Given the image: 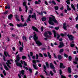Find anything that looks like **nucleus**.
Returning a JSON list of instances; mask_svg holds the SVG:
<instances>
[{"label": "nucleus", "instance_id": "25", "mask_svg": "<svg viewBox=\"0 0 78 78\" xmlns=\"http://www.w3.org/2000/svg\"><path fill=\"white\" fill-rule=\"evenodd\" d=\"M67 10L68 11H71V9L70 8V7L69 5H67Z\"/></svg>", "mask_w": 78, "mask_h": 78}, {"label": "nucleus", "instance_id": "60", "mask_svg": "<svg viewBox=\"0 0 78 78\" xmlns=\"http://www.w3.org/2000/svg\"><path fill=\"white\" fill-rule=\"evenodd\" d=\"M29 70L30 72L31 73H32V69H31L29 68Z\"/></svg>", "mask_w": 78, "mask_h": 78}, {"label": "nucleus", "instance_id": "46", "mask_svg": "<svg viewBox=\"0 0 78 78\" xmlns=\"http://www.w3.org/2000/svg\"><path fill=\"white\" fill-rule=\"evenodd\" d=\"M55 30H58L59 29V27H55Z\"/></svg>", "mask_w": 78, "mask_h": 78}, {"label": "nucleus", "instance_id": "54", "mask_svg": "<svg viewBox=\"0 0 78 78\" xmlns=\"http://www.w3.org/2000/svg\"><path fill=\"white\" fill-rule=\"evenodd\" d=\"M3 59L4 60V61H6V59H5V55L3 56Z\"/></svg>", "mask_w": 78, "mask_h": 78}, {"label": "nucleus", "instance_id": "63", "mask_svg": "<svg viewBox=\"0 0 78 78\" xmlns=\"http://www.w3.org/2000/svg\"><path fill=\"white\" fill-rule=\"evenodd\" d=\"M78 20V15H77V16L76 17V21H77V20Z\"/></svg>", "mask_w": 78, "mask_h": 78}, {"label": "nucleus", "instance_id": "51", "mask_svg": "<svg viewBox=\"0 0 78 78\" xmlns=\"http://www.w3.org/2000/svg\"><path fill=\"white\" fill-rule=\"evenodd\" d=\"M57 39H59V37H60V35H59L57 34Z\"/></svg>", "mask_w": 78, "mask_h": 78}, {"label": "nucleus", "instance_id": "26", "mask_svg": "<svg viewBox=\"0 0 78 78\" xmlns=\"http://www.w3.org/2000/svg\"><path fill=\"white\" fill-rule=\"evenodd\" d=\"M53 33H54V36L55 37H56V31H55V30H53Z\"/></svg>", "mask_w": 78, "mask_h": 78}, {"label": "nucleus", "instance_id": "22", "mask_svg": "<svg viewBox=\"0 0 78 78\" xmlns=\"http://www.w3.org/2000/svg\"><path fill=\"white\" fill-rule=\"evenodd\" d=\"M58 58L59 60H60L62 58V57L61 55H58Z\"/></svg>", "mask_w": 78, "mask_h": 78}, {"label": "nucleus", "instance_id": "39", "mask_svg": "<svg viewBox=\"0 0 78 78\" xmlns=\"http://www.w3.org/2000/svg\"><path fill=\"white\" fill-rule=\"evenodd\" d=\"M3 73H4L5 76H6V71L5 70H4L3 71Z\"/></svg>", "mask_w": 78, "mask_h": 78}, {"label": "nucleus", "instance_id": "5", "mask_svg": "<svg viewBox=\"0 0 78 78\" xmlns=\"http://www.w3.org/2000/svg\"><path fill=\"white\" fill-rule=\"evenodd\" d=\"M16 59L15 60V62H19L20 59V57L19 56V55L18 54L16 56Z\"/></svg>", "mask_w": 78, "mask_h": 78}, {"label": "nucleus", "instance_id": "40", "mask_svg": "<svg viewBox=\"0 0 78 78\" xmlns=\"http://www.w3.org/2000/svg\"><path fill=\"white\" fill-rule=\"evenodd\" d=\"M5 69H6L7 70H9L8 68L7 67V66H5Z\"/></svg>", "mask_w": 78, "mask_h": 78}, {"label": "nucleus", "instance_id": "29", "mask_svg": "<svg viewBox=\"0 0 78 78\" xmlns=\"http://www.w3.org/2000/svg\"><path fill=\"white\" fill-rule=\"evenodd\" d=\"M21 73L22 75H25V73H24V70H23L21 71Z\"/></svg>", "mask_w": 78, "mask_h": 78}, {"label": "nucleus", "instance_id": "3", "mask_svg": "<svg viewBox=\"0 0 78 78\" xmlns=\"http://www.w3.org/2000/svg\"><path fill=\"white\" fill-rule=\"evenodd\" d=\"M67 36L69 39V40L70 41H73V38H74V37L72 36V35H70V34H68Z\"/></svg>", "mask_w": 78, "mask_h": 78}, {"label": "nucleus", "instance_id": "58", "mask_svg": "<svg viewBox=\"0 0 78 78\" xmlns=\"http://www.w3.org/2000/svg\"><path fill=\"white\" fill-rule=\"evenodd\" d=\"M35 4H40L39 2H38L37 1H35Z\"/></svg>", "mask_w": 78, "mask_h": 78}, {"label": "nucleus", "instance_id": "31", "mask_svg": "<svg viewBox=\"0 0 78 78\" xmlns=\"http://www.w3.org/2000/svg\"><path fill=\"white\" fill-rule=\"evenodd\" d=\"M54 8L55 10H58L59 7H58V6H56L54 7Z\"/></svg>", "mask_w": 78, "mask_h": 78}, {"label": "nucleus", "instance_id": "55", "mask_svg": "<svg viewBox=\"0 0 78 78\" xmlns=\"http://www.w3.org/2000/svg\"><path fill=\"white\" fill-rule=\"evenodd\" d=\"M19 11H20V12L22 11V10L21 9V7H20L19 8Z\"/></svg>", "mask_w": 78, "mask_h": 78}, {"label": "nucleus", "instance_id": "7", "mask_svg": "<svg viewBox=\"0 0 78 78\" xmlns=\"http://www.w3.org/2000/svg\"><path fill=\"white\" fill-rule=\"evenodd\" d=\"M15 18L16 21H20V18H19V16L17 14L15 15Z\"/></svg>", "mask_w": 78, "mask_h": 78}, {"label": "nucleus", "instance_id": "18", "mask_svg": "<svg viewBox=\"0 0 78 78\" xmlns=\"http://www.w3.org/2000/svg\"><path fill=\"white\" fill-rule=\"evenodd\" d=\"M33 66L34 67V68L35 69V70H37L38 69V68H37V67H36V65H34V64H33Z\"/></svg>", "mask_w": 78, "mask_h": 78}, {"label": "nucleus", "instance_id": "23", "mask_svg": "<svg viewBox=\"0 0 78 78\" xmlns=\"http://www.w3.org/2000/svg\"><path fill=\"white\" fill-rule=\"evenodd\" d=\"M71 7L74 11H75V10H76L75 7V6H74V5H73L72 4H71Z\"/></svg>", "mask_w": 78, "mask_h": 78}, {"label": "nucleus", "instance_id": "34", "mask_svg": "<svg viewBox=\"0 0 78 78\" xmlns=\"http://www.w3.org/2000/svg\"><path fill=\"white\" fill-rule=\"evenodd\" d=\"M27 58L26 56H22V59H25Z\"/></svg>", "mask_w": 78, "mask_h": 78}, {"label": "nucleus", "instance_id": "13", "mask_svg": "<svg viewBox=\"0 0 78 78\" xmlns=\"http://www.w3.org/2000/svg\"><path fill=\"white\" fill-rule=\"evenodd\" d=\"M60 67L61 69H64L65 68V66H64L63 63H61L60 64Z\"/></svg>", "mask_w": 78, "mask_h": 78}, {"label": "nucleus", "instance_id": "43", "mask_svg": "<svg viewBox=\"0 0 78 78\" xmlns=\"http://www.w3.org/2000/svg\"><path fill=\"white\" fill-rule=\"evenodd\" d=\"M39 56L41 57V58H43V55L41 53L39 54Z\"/></svg>", "mask_w": 78, "mask_h": 78}, {"label": "nucleus", "instance_id": "49", "mask_svg": "<svg viewBox=\"0 0 78 78\" xmlns=\"http://www.w3.org/2000/svg\"><path fill=\"white\" fill-rule=\"evenodd\" d=\"M23 67V68H25L27 70H28V67H25V66H24Z\"/></svg>", "mask_w": 78, "mask_h": 78}, {"label": "nucleus", "instance_id": "52", "mask_svg": "<svg viewBox=\"0 0 78 78\" xmlns=\"http://www.w3.org/2000/svg\"><path fill=\"white\" fill-rule=\"evenodd\" d=\"M75 61H78V58L77 57H76Z\"/></svg>", "mask_w": 78, "mask_h": 78}, {"label": "nucleus", "instance_id": "28", "mask_svg": "<svg viewBox=\"0 0 78 78\" xmlns=\"http://www.w3.org/2000/svg\"><path fill=\"white\" fill-rule=\"evenodd\" d=\"M46 66L47 68H49V65H48V62H46Z\"/></svg>", "mask_w": 78, "mask_h": 78}, {"label": "nucleus", "instance_id": "59", "mask_svg": "<svg viewBox=\"0 0 78 78\" xmlns=\"http://www.w3.org/2000/svg\"><path fill=\"white\" fill-rule=\"evenodd\" d=\"M44 29V27L43 26H42L41 28V31H43V30Z\"/></svg>", "mask_w": 78, "mask_h": 78}, {"label": "nucleus", "instance_id": "53", "mask_svg": "<svg viewBox=\"0 0 78 78\" xmlns=\"http://www.w3.org/2000/svg\"><path fill=\"white\" fill-rule=\"evenodd\" d=\"M27 25V24H26V23H25L23 25V27H25Z\"/></svg>", "mask_w": 78, "mask_h": 78}, {"label": "nucleus", "instance_id": "8", "mask_svg": "<svg viewBox=\"0 0 78 78\" xmlns=\"http://www.w3.org/2000/svg\"><path fill=\"white\" fill-rule=\"evenodd\" d=\"M32 28L33 30H34V31H36L37 32L39 31V30L36 27L34 26H32Z\"/></svg>", "mask_w": 78, "mask_h": 78}, {"label": "nucleus", "instance_id": "24", "mask_svg": "<svg viewBox=\"0 0 78 78\" xmlns=\"http://www.w3.org/2000/svg\"><path fill=\"white\" fill-rule=\"evenodd\" d=\"M24 39L25 41H27V37H26L23 36V41L24 40Z\"/></svg>", "mask_w": 78, "mask_h": 78}, {"label": "nucleus", "instance_id": "56", "mask_svg": "<svg viewBox=\"0 0 78 78\" xmlns=\"http://www.w3.org/2000/svg\"><path fill=\"white\" fill-rule=\"evenodd\" d=\"M61 78H66V76H64L63 75H61Z\"/></svg>", "mask_w": 78, "mask_h": 78}, {"label": "nucleus", "instance_id": "2", "mask_svg": "<svg viewBox=\"0 0 78 78\" xmlns=\"http://www.w3.org/2000/svg\"><path fill=\"white\" fill-rule=\"evenodd\" d=\"M34 39L36 44H37L38 46H41V45H42V43L40 42V41H37V39H38V37L36 36V34H35L34 35Z\"/></svg>", "mask_w": 78, "mask_h": 78}, {"label": "nucleus", "instance_id": "15", "mask_svg": "<svg viewBox=\"0 0 78 78\" xmlns=\"http://www.w3.org/2000/svg\"><path fill=\"white\" fill-rule=\"evenodd\" d=\"M63 28L65 30H67V26H66V23L63 24Z\"/></svg>", "mask_w": 78, "mask_h": 78}, {"label": "nucleus", "instance_id": "57", "mask_svg": "<svg viewBox=\"0 0 78 78\" xmlns=\"http://www.w3.org/2000/svg\"><path fill=\"white\" fill-rule=\"evenodd\" d=\"M21 20H22L23 22H24V18H21Z\"/></svg>", "mask_w": 78, "mask_h": 78}, {"label": "nucleus", "instance_id": "62", "mask_svg": "<svg viewBox=\"0 0 78 78\" xmlns=\"http://www.w3.org/2000/svg\"><path fill=\"white\" fill-rule=\"evenodd\" d=\"M43 67L44 68V69L45 70H46V69H47V68H46V66H45L43 65Z\"/></svg>", "mask_w": 78, "mask_h": 78}, {"label": "nucleus", "instance_id": "1", "mask_svg": "<svg viewBox=\"0 0 78 78\" xmlns=\"http://www.w3.org/2000/svg\"><path fill=\"white\" fill-rule=\"evenodd\" d=\"M51 16H52L53 17H49V21H48L49 23L51 25H55L53 22H54V23H57L58 22L57 20L55 18V17L53 15H51Z\"/></svg>", "mask_w": 78, "mask_h": 78}, {"label": "nucleus", "instance_id": "30", "mask_svg": "<svg viewBox=\"0 0 78 78\" xmlns=\"http://www.w3.org/2000/svg\"><path fill=\"white\" fill-rule=\"evenodd\" d=\"M23 48L22 47H20V50L21 52H22V50H23Z\"/></svg>", "mask_w": 78, "mask_h": 78}, {"label": "nucleus", "instance_id": "47", "mask_svg": "<svg viewBox=\"0 0 78 78\" xmlns=\"http://www.w3.org/2000/svg\"><path fill=\"white\" fill-rule=\"evenodd\" d=\"M23 62H24V66H27V64L25 61H23Z\"/></svg>", "mask_w": 78, "mask_h": 78}, {"label": "nucleus", "instance_id": "41", "mask_svg": "<svg viewBox=\"0 0 78 78\" xmlns=\"http://www.w3.org/2000/svg\"><path fill=\"white\" fill-rule=\"evenodd\" d=\"M48 33V32H45V33H44V36H47V34Z\"/></svg>", "mask_w": 78, "mask_h": 78}, {"label": "nucleus", "instance_id": "35", "mask_svg": "<svg viewBox=\"0 0 78 78\" xmlns=\"http://www.w3.org/2000/svg\"><path fill=\"white\" fill-rule=\"evenodd\" d=\"M70 44L71 47H74L75 46V44H71V43H70Z\"/></svg>", "mask_w": 78, "mask_h": 78}, {"label": "nucleus", "instance_id": "50", "mask_svg": "<svg viewBox=\"0 0 78 78\" xmlns=\"http://www.w3.org/2000/svg\"><path fill=\"white\" fill-rule=\"evenodd\" d=\"M9 25L10 26H11L12 27H14V24H13L12 23H9Z\"/></svg>", "mask_w": 78, "mask_h": 78}, {"label": "nucleus", "instance_id": "12", "mask_svg": "<svg viewBox=\"0 0 78 78\" xmlns=\"http://www.w3.org/2000/svg\"><path fill=\"white\" fill-rule=\"evenodd\" d=\"M7 62L8 63L6 62V64L7 65V66H8L9 67V68H10V69H11V67L9 65V64H11V63L10 62V60H8Z\"/></svg>", "mask_w": 78, "mask_h": 78}, {"label": "nucleus", "instance_id": "20", "mask_svg": "<svg viewBox=\"0 0 78 78\" xmlns=\"http://www.w3.org/2000/svg\"><path fill=\"white\" fill-rule=\"evenodd\" d=\"M48 55L49 57V58L50 59H51V55H50V52H48Z\"/></svg>", "mask_w": 78, "mask_h": 78}, {"label": "nucleus", "instance_id": "4", "mask_svg": "<svg viewBox=\"0 0 78 78\" xmlns=\"http://www.w3.org/2000/svg\"><path fill=\"white\" fill-rule=\"evenodd\" d=\"M23 4L24 6H25V8L26 9V12H27V11H28V7H27V5L26 2H23Z\"/></svg>", "mask_w": 78, "mask_h": 78}, {"label": "nucleus", "instance_id": "17", "mask_svg": "<svg viewBox=\"0 0 78 78\" xmlns=\"http://www.w3.org/2000/svg\"><path fill=\"white\" fill-rule=\"evenodd\" d=\"M16 25L18 27H23V24L22 23L17 24Z\"/></svg>", "mask_w": 78, "mask_h": 78}, {"label": "nucleus", "instance_id": "48", "mask_svg": "<svg viewBox=\"0 0 78 78\" xmlns=\"http://www.w3.org/2000/svg\"><path fill=\"white\" fill-rule=\"evenodd\" d=\"M39 58V55H38L36 54V59H37Z\"/></svg>", "mask_w": 78, "mask_h": 78}, {"label": "nucleus", "instance_id": "61", "mask_svg": "<svg viewBox=\"0 0 78 78\" xmlns=\"http://www.w3.org/2000/svg\"><path fill=\"white\" fill-rule=\"evenodd\" d=\"M44 72L45 73H46V75H48V73H47V72L45 71V70H44Z\"/></svg>", "mask_w": 78, "mask_h": 78}, {"label": "nucleus", "instance_id": "14", "mask_svg": "<svg viewBox=\"0 0 78 78\" xmlns=\"http://www.w3.org/2000/svg\"><path fill=\"white\" fill-rule=\"evenodd\" d=\"M4 54L5 56H6V57H7V55L9 57H11V56L9 55V54H8V52H6V51H4Z\"/></svg>", "mask_w": 78, "mask_h": 78}, {"label": "nucleus", "instance_id": "27", "mask_svg": "<svg viewBox=\"0 0 78 78\" xmlns=\"http://www.w3.org/2000/svg\"><path fill=\"white\" fill-rule=\"evenodd\" d=\"M47 20V18L43 17L42 19V21H45Z\"/></svg>", "mask_w": 78, "mask_h": 78}, {"label": "nucleus", "instance_id": "19", "mask_svg": "<svg viewBox=\"0 0 78 78\" xmlns=\"http://www.w3.org/2000/svg\"><path fill=\"white\" fill-rule=\"evenodd\" d=\"M33 66L34 67V68L35 69V70H37L38 69V68H37V67H36V65H34V64H33Z\"/></svg>", "mask_w": 78, "mask_h": 78}, {"label": "nucleus", "instance_id": "10", "mask_svg": "<svg viewBox=\"0 0 78 78\" xmlns=\"http://www.w3.org/2000/svg\"><path fill=\"white\" fill-rule=\"evenodd\" d=\"M50 67L51 69H55L53 64L51 63L50 64Z\"/></svg>", "mask_w": 78, "mask_h": 78}, {"label": "nucleus", "instance_id": "16", "mask_svg": "<svg viewBox=\"0 0 78 78\" xmlns=\"http://www.w3.org/2000/svg\"><path fill=\"white\" fill-rule=\"evenodd\" d=\"M13 17V15L12 14H10L8 16V18L9 20H11Z\"/></svg>", "mask_w": 78, "mask_h": 78}, {"label": "nucleus", "instance_id": "21", "mask_svg": "<svg viewBox=\"0 0 78 78\" xmlns=\"http://www.w3.org/2000/svg\"><path fill=\"white\" fill-rule=\"evenodd\" d=\"M68 72L69 73H72V71H71V69L70 67H68Z\"/></svg>", "mask_w": 78, "mask_h": 78}, {"label": "nucleus", "instance_id": "33", "mask_svg": "<svg viewBox=\"0 0 78 78\" xmlns=\"http://www.w3.org/2000/svg\"><path fill=\"white\" fill-rule=\"evenodd\" d=\"M52 3L54 5H56V2H55V1H54V0H53L52 1Z\"/></svg>", "mask_w": 78, "mask_h": 78}, {"label": "nucleus", "instance_id": "36", "mask_svg": "<svg viewBox=\"0 0 78 78\" xmlns=\"http://www.w3.org/2000/svg\"><path fill=\"white\" fill-rule=\"evenodd\" d=\"M47 33H48V34H49V35H51L52 34L51 33V31H48Z\"/></svg>", "mask_w": 78, "mask_h": 78}, {"label": "nucleus", "instance_id": "38", "mask_svg": "<svg viewBox=\"0 0 78 78\" xmlns=\"http://www.w3.org/2000/svg\"><path fill=\"white\" fill-rule=\"evenodd\" d=\"M63 51H64V50L63 49H62L60 50L59 53H62V52H63Z\"/></svg>", "mask_w": 78, "mask_h": 78}, {"label": "nucleus", "instance_id": "37", "mask_svg": "<svg viewBox=\"0 0 78 78\" xmlns=\"http://www.w3.org/2000/svg\"><path fill=\"white\" fill-rule=\"evenodd\" d=\"M32 62L33 64H36V60H33L32 61Z\"/></svg>", "mask_w": 78, "mask_h": 78}, {"label": "nucleus", "instance_id": "45", "mask_svg": "<svg viewBox=\"0 0 78 78\" xmlns=\"http://www.w3.org/2000/svg\"><path fill=\"white\" fill-rule=\"evenodd\" d=\"M43 55L45 57H48L47 54H46L45 53H44Z\"/></svg>", "mask_w": 78, "mask_h": 78}, {"label": "nucleus", "instance_id": "6", "mask_svg": "<svg viewBox=\"0 0 78 78\" xmlns=\"http://www.w3.org/2000/svg\"><path fill=\"white\" fill-rule=\"evenodd\" d=\"M60 45L58 46V48H62L63 47H64V44L62 41H61L59 42Z\"/></svg>", "mask_w": 78, "mask_h": 78}, {"label": "nucleus", "instance_id": "64", "mask_svg": "<svg viewBox=\"0 0 78 78\" xmlns=\"http://www.w3.org/2000/svg\"><path fill=\"white\" fill-rule=\"evenodd\" d=\"M40 77H41V78H45L44 76H43L42 75H40Z\"/></svg>", "mask_w": 78, "mask_h": 78}, {"label": "nucleus", "instance_id": "9", "mask_svg": "<svg viewBox=\"0 0 78 78\" xmlns=\"http://www.w3.org/2000/svg\"><path fill=\"white\" fill-rule=\"evenodd\" d=\"M16 62V64L17 66H19V67H22V64L20 62Z\"/></svg>", "mask_w": 78, "mask_h": 78}, {"label": "nucleus", "instance_id": "32", "mask_svg": "<svg viewBox=\"0 0 78 78\" xmlns=\"http://www.w3.org/2000/svg\"><path fill=\"white\" fill-rule=\"evenodd\" d=\"M50 73L51 76H53V75H54V73L51 71H50Z\"/></svg>", "mask_w": 78, "mask_h": 78}, {"label": "nucleus", "instance_id": "11", "mask_svg": "<svg viewBox=\"0 0 78 78\" xmlns=\"http://www.w3.org/2000/svg\"><path fill=\"white\" fill-rule=\"evenodd\" d=\"M34 15H32L31 16L32 19L34 18L35 20H37V19H36V13H34Z\"/></svg>", "mask_w": 78, "mask_h": 78}, {"label": "nucleus", "instance_id": "44", "mask_svg": "<svg viewBox=\"0 0 78 78\" xmlns=\"http://www.w3.org/2000/svg\"><path fill=\"white\" fill-rule=\"evenodd\" d=\"M72 59V58L71 56H69V61H71Z\"/></svg>", "mask_w": 78, "mask_h": 78}, {"label": "nucleus", "instance_id": "42", "mask_svg": "<svg viewBox=\"0 0 78 78\" xmlns=\"http://www.w3.org/2000/svg\"><path fill=\"white\" fill-rule=\"evenodd\" d=\"M64 56L65 57H66V58H68V55H67L66 54V53H64Z\"/></svg>", "mask_w": 78, "mask_h": 78}]
</instances>
